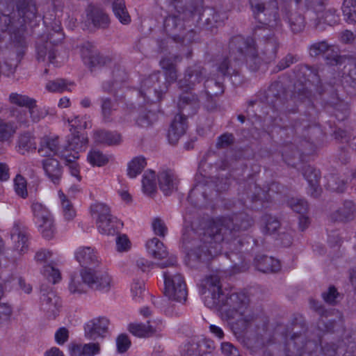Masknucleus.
Masks as SVG:
<instances>
[{
  "mask_svg": "<svg viewBox=\"0 0 356 356\" xmlns=\"http://www.w3.org/2000/svg\"><path fill=\"white\" fill-rule=\"evenodd\" d=\"M221 288L217 275L206 276L200 284V292L204 304L210 308L218 307L238 331L245 330L256 317L248 306V296L236 293L226 296Z\"/></svg>",
  "mask_w": 356,
  "mask_h": 356,
  "instance_id": "obj_1",
  "label": "nucleus"
},
{
  "mask_svg": "<svg viewBox=\"0 0 356 356\" xmlns=\"http://www.w3.org/2000/svg\"><path fill=\"white\" fill-rule=\"evenodd\" d=\"M232 238V232L221 219H207L197 231L183 234V246L190 259L209 261L222 251Z\"/></svg>",
  "mask_w": 356,
  "mask_h": 356,
  "instance_id": "obj_2",
  "label": "nucleus"
},
{
  "mask_svg": "<svg viewBox=\"0 0 356 356\" xmlns=\"http://www.w3.org/2000/svg\"><path fill=\"white\" fill-rule=\"evenodd\" d=\"M177 58L175 57L172 60L171 58H165L161 60V66L165 70L166 83L161 84L159 74H152L142 82L140 94L145 100L153 102L160 99L166 92L168 84L176 81L177 76L174 62Z\"/></svg>",
  "mask_w": 356,
  "mask_h": 356,
  "instance_id": "obj_3",
  "label": "nucleus"
},
{
  "mask_svg": "<svg viewBox=\"0 0 356 356\" xmlns=\"http://www.w3.org/2000/svg\"><path fill=\"white\" fill-rule=\"evenodd\" d=\"M230 49L229 63L232 62L234 68L245 60L251 70H257L261 63L252 39L235 37L230 42Z\"/></svg>",
  "mask_w": 356,
  "mask_h": 356,
  "instance_id": "obj_4",
  "label": "nucleus"
},
{
  "mask_svg": "<svg viewBox=\"0 0 356 356\" xmlns=\"http://www.w3.org/2000/svg\"><path fill=\"white\" fill-rule=\"evenodd\" d=\"M81 277L83 282L90 289L107 293L115 286V282L107 270L97 268L92 270H81Z\"/></svg>",
  "mask_w": 356,
  "mask_h": 356,
  "instance_id": "obj_5",
  "label": "nucleus"
},
{
  "mask_svg": "<svg viewBox=\"0 0 356 356\" xmlns=\"http://www.w3.org/2000/svg\"><path fill=\"white\" fill-rule=\"evenodd\" d=\"M164 276V294L169 300L183 302L186 300L187 289L183 277L177 273L167 270Z\"/></svg>",
  "mask_w": 356,
  "mask_h": 356,
  "instance_id": "obj_6",
  "label": "nucleus"
},
{
  "mask_svg": "<svg viewBox=\"0 0 356 356\" xmlns=\"http://www.w3.org/2000/svg\"><path fill=\"white\" fill-rule=\"evenodd\" d=\"M31 209L33 214V220L39 232L44 238H52L55 234V226L53 217L49 211L39 202H33Z\"/></svg>",
  "mask_w": 356,
  "mask_h": 356,
  "instance_id": "obj_7",
  "label": "nucleus"
},
{
  "mask_svg": "<svg viewBox=\"0 0 356 356\" xmlns=\"http://www.w3.org/2000/svg\"><path fill=\"white\" fill-rule=\"evenodd\" d=\"M88 142V137L84 134H80L79 132L72 133L67 140V145L60 152V157L66 158L68 161L79 159V152L85 150Z\"/></svg>",
  "mask_w": 356,
  "mask_h": 356,
  "instance_id": "obj_8",
  "label": "nucleus"
},
{
  "mask_svg": "<svg viewBox=\"0 0 356 356\" xmlns=\"http://www.w3.org/2000/svg\"><path fill=\"white\" fill-rule=\"evenodd\" d=\"M109 320L106 317H98L89 321L84 327L85 337L89 340H97L106 337Z\"/></svg>",
  "mask_w": 356,
  "mask_h": 356,
  "instance_id": "obj_9",
  "label": "nucleus"
},
{
  "mask_svg": "<svg viewBox=\"0 0 356 356\" xmlns=\"http://www.w3.org/2000/svg\"><path fill=\"white\" fill-rule=\"evenodd\" d=\"M75 257L82 266V270H92L99 267V257L97 252L90 247L78 248L75 252Z\"/></svg>",
  "mask_w": 356,
  "mask_h": 356,
  "instance_id": "obj_10",
  "label": "nucleus"
},
{
  "mask_svg": "<svg viewBox=\"0 0 356 356\" xmlns=\"http://www.w3.org/2000/svg\"><path fill=\"white\" fill-rule=\"evenodd\" d=\"M80 53L83 61L90 68L102 65L105 63L104 58L97 49L90 43H84L80 47Z\"/></svg>",
  "mask_w": 356,
  "mask_h": 356,
  "instance_id": "obj_11",
  "label": "nucleus"
},
{
  "mask_svg": "<svg viewBox=\"0 0 356 356\" xmlns=\"http://www.w3.org/2000/svg\"><path fill=\"white\" fill-rule=\"evenodd\" d=\"M187 129V120L184 115L177 114L172 120L168 133L169 143L175 145L182 137Z\"/></svg>",
  "mask_w": 356,
  "mask_h": 356,
  "instance_id": "obj_12",
  "label": "nucleus"
},
{
  "mask_svg": "<svg viewBox=\"0 0 356 356\" xmlns=\"http://www.w3.org/2000/svg\"><path fill=\"white\" fill-rule=\"evenodd\" d=\"M46 177L54 184H59L63 176V168L59 161L54 158H46L42 161Z\"/></svg>",
  "mask_w": 356,
  "mask_h": 356,
  "instance_id": "obj_13",
  "label": "nucleus"
},
{
  "mask_svg": "<svg viewBox=\"0 0 356 356\" xmlns=\"http://www.w3.org/2000/svg\"><path fill=\"white\" fill-rule=\"evenodd\" d=\"M157 181L161 191L168 195L177 191L178 179L176 175L170 170H163L157 175Z\"/></svg>",
  "mask_w": 356,
  "mask_h": 356,
  "instance_id": "obj_14",
  "label": "nucleus"
},
{
  "mask_svg": "<svg viewBox=\"0 0 356 356\" xmlns=\"http://www.w3.org/2000/svg\"><path fill=\"white\" fill-rule=\"evenodd\" d=\"M86 14L88 21L95 27L106 28L110 23L108 16L98 6L89 5L86 9Z\"/></svg>",
  "mask_w": 356,
  "mask_h": 356,
  "instance_id": "obj_15",
  "label": "nucleus"
},
{
  "mask_svg": "<svg viewBox=\"0 0 356 356\" xmlns=\"http://www.w3.org/2000/svg\"><path fill=\"white\" fill-rule=\"evenodd\" d=\"M42 308L49 314V316L55 317L60 307V298L52 291L44 292L42 289Z\"/></svg>",
  "mask_w": 356,
  "mask_h": 356,
  "instance_id": "obj_16",
  "label": "nucleus"
},
{
  "mask_svg": "<svg viewBox=\"0 0 356 356\" xmlns=\"http://www.w3.org/2000/svg\"><path fill=\"white\" fill-rule=\"evenodd\" d=\"M162 323L154 327L148 322L147 324L143 323H131L129 325V332L134 336L138 337H149L157 332L162 330Z\"/></svg>",
  "mask_w": 356,
  "mask_h": 356,
  "instance_id": "obj_17",
  "label": "nucleus"
},
{
  "mask_svg": "<svg viewBox=\"0 0 356 356\" xmlns=\"http://www.w3.org/2000/svg\"><path fill=\"white\" fill-rule=\"evenodd\" d=\"M145 248L148 254L156 260L165 259L168 254L164 244L155 237L146 242Z\"/></svg>",
  "mask_w": 356,
  "mask_h": 356,
  "instance_id": "obj_18",
  "label": "nucleus"
},
{
  "mask_svg": "<svg viewBox=\"0 0 356 356\" xmlns=\"http://www.w3.org/2000/svg\"><path fill=\"white\" fill-rule=\"evenodd\" d=\"M254 262L256 268L263 273L276 272L281 267L279 260L264 255L257 256Z\"/></svg>",
  "mask_w": 356,
  "mask_h": 356,
  "instance_id": "obj_19",
  "label": "nucleus"
},
{
  "mask_svg": "<svg viewBox=\"0 0 356 356\" xmlns=\"http://www.w3.org/2000/svg\"><path fill=\"white\" fill-rule=\"evenodd\" d=\"M27 109H29L31 124L40 122L48 115H54L53 110L49 107L38 106L35 99L34 103H31Z\"/></svg>",
  "mask_w": 356,
  "mask_h": 356,
  "instance_id": "obj_20",
  "label": "nucleus"
},
{
  "mask_svg": "<svg viewBox=\"0 0 356 356\" xmlns=\"http://www.w3.org/2000/svg\"><path fill=\"white\" fill-rule=\"evenodd\" d=\"M94 139L97 143L106 145H116L122 142V136L117 132L99 130L94 133Z\"/></svg>",
  "mask_w": 356,
  "mask_h": 356,
  "instance_id": "obj_21",
  "label": "nucleus"
},
{
  "mask_svg": "<svg viewBox=\"0 0 356 356\" xmlns=\"http://www.w3.org/2000/svg\"><path fill=\"white\" fill-rule=\"evenodd\" d=\"M202 72L197 70L188 69L183 79L179 81V86L181 89L187 91L192 89L196 83L201 81Z\"/></svg>",
  "mask_w": 356,
  "mask_h": 356,
  "instance_id": "obj_22",
  "label": "nucleus"
},
{
  "mask_svg": "<svg viewBox=\"0 0 356 356\" xmlns=\"http://www.w3.org/2000/svg\"><path fill=\"white\" fill-rule=\"evenodd\" d=\"M303 175L307 180L310 187L311 194L313 196H317L320 193V188L318 186L319 172L310 165L305 167Z\"/></svg>",
  "mask_w": 356,
  "mask_h": 356,
  "instance_id": "obj_23",
  "label": "nucleus"
},
{
  "mask_svg": "<svg viewBox=\"0 0 356 356\" xmlns=\"http://www.w3.org/2000/svg\"><path fill=\"white\" fill-rule=\"evenodd\" d=\"M147 165L145 157L139 156L133 158L127 163V174L129 178H136L144 170Z\"/></svg>",
  "mask_w": 356,
  "mask_h": 356,
  "instance_id": "obj_24",
  "label": "nucleus"
},
{
  "mask_svg": "<svg viewBox=\"0 0 356 356\" xmlns=\"http://www.w3.org/2000/svg\"><path fill=\"white\" fill-rule=\"evenodd\" d=\"M112 8L115 16L123 24L131 22V17L127 10L124 0H113Z\"/></svg>",
  "mask_w": 356,
  "mask_h": 356,
  "instance_id": "obj_25",
  "label": "nucleus"
},
{
  "mask_svg": "<svg viewBox=\"0 0 356 356\" xmlns=\"http://www.w3.org/2000/svg\"><path fill=\"white\" fill-rule=\"evenodd\" d=\"M261 229L265 234H273L280 227V221L274 216L265 215L261 219Z\"/></svg>",
  "mask_w": 356,
  "mask_h": 356,
  "instance_id": "obj_26",
  "label": "nucleus"
},
{
  "mask_svg": "<svg viewBox=\"0 0 356 356\" xmlns=\"http://www.w3.org/2000/svg\"><path fill=\"white\" fill-rule=\"evenodd\" d=\"M10 116L13 118L14 122L19 127L27 128L31 125L29 109L12 108L10 112Z\"/></svg>",
  "mask_w": 356,
  "mask_h": 356,
  "instance_id": "obj_27",
  "label": "nucleus"
},
{
  "mask_svg": "<svg viewBox=\"0 0 356 356\" xmlns=\"http://www.w3.org/2000/svg\"><path fill=\"white\" fill-rule=\"evenodd\" d=\"M90 213L96 223L112 216L108 206L100 202L95 203L91 206Z\"/></svg>",
  "mask_w": 356,
  "mask_h": 356,
  "instance_id": "obj_28",
  "label": "nucleus"
},
{
  "mask_svg": "<svg viewBox=\"0 0 356 356\" xmlns=\"http://www.w3.org/2000/svg\"><path fill=\"white\" fill-rule=\"evenodd\" d=\"M97 224V229L101 234L113 235L117 232L118 222L113 216L111 218L104 219Z\"/></svg>",
  "mask_w": 356,
  "mask_h": 356,
  "instance_id": "obj_29",
  "label": "nucleus"
},
{
  "mask_svg": "<svg viewBox=\"0 0 356 356\" xmlns=\"http://www.w3.org/2000/svg\"><path fill=\"white\" fill-rule=\"evenodd\" d=\"M35 147L34 138L29 134L26 133L19 136L17 145V151L19 153L24 154Z\"/></svg>",
  "mask_w": 356,
  "mask_h": 356,
  "instance_id": "obj_30",
  "label": "nucleus"
},
{
  "mask_svg": "<svg viewBox=\"0 0 356 356\" xmlns=\"http://www.w3.org/2000/svg\"><path fill=\"white\" fill-rule=\"evenodd\" d=\"M110 156L97 149H91L87 155V160L92 166L102 167L106 165Z\"/></svg>",
  "mask_w": 356,
  "mask_h": 356,
  "instance_id": "obj_31",
  "label": "nucleus"
},
{
  "mask_svg": "<svg viewBox=\"0 0 356 356\" xmlns=\"http://www.w3.org/2000/svg\"><path fill=\"white\" fill-rule=\"evenodd\" d=\"M58 196L60 200L64 218L67 221L72 220L76 216V211L72 204L68 200L67 196L60 191H58Z\"/></svg>",
  "mask_w": 356,
  "mask_h": 356,
  "instance_id": "obj_32",
  "label": "nucleus"
},
{
  "mask_svg": "<svg viewBox=\"0 0 356 356\" xmlns=\"http://www.w3.org/2000/svg\"><path fill=\"white\" fill-rule=\"evenodd\" d=\"M341 9L346 22L349 24H355L356 0H344Z\"/></svg>",
  "mask_w": 356,
  "mask_h": 356,
  "instance_id": "obj_33",
  "label": "nucleus"
},
{
  "mask_svg": "<svg viewBox=\"0 0 356 356\" xmlns=\"http://www.w3.org/2000/svg\"><path fill=\"white\" fill-rule=\"evenodd\" d=\"M11 238L15 243V248L18 252H23L27 248L28 238L25 232L20 231L17 227L14 228Z\"/></svg>",
  "mask_w": 356,
  "mask_h": 356,
  "instance_id": "obj_34",
  "label": "nucleus"
},
{
  "mask_svg": "<svg viewBox=\"0 0 356 356\" xmlns=\"http://www.w3.org/2000/svg\"><path fill=\"white\" fill-rule=\"evenodd\" d=\"M142 185L144 193L147 195H152L156 191V175L154 171L149 170L144 174Z\"/></svg>",
  "mask_w": 356,
  "mask_h": 356,
  "instance_id": "obj_35",
  "label": "nucleus"
},
{
  "mask_svg": "<svg viewBox=\"0 0 356 356\" xmlns=\"http://www.w3.org/2000/svg\"><path fill=\"white\" fill-rule=\"evenodd\" d=\"M355 211V205L353 202H346L335 213V220L346 221L351 220Z\"/></svg>",
  "mask_w": 356,
  "mask_h": 356,
  "instance_id": "obj_36",
  "label": "nucleus"
},
{
  "mask_svg": "<svg viewBox=\"0 0 356 356\" xmlns=\"http://www.w3.org/2000/svg\"><path fill=\"white\" fill-rule=\"evenodd\" d=\"M35 99L30 97L28 95L19 94L17 92H12L8 97V101L10 104H15L21 107H26V108L34 103Z\"/></svg>",
  "mask_w": 356,
  "mask_h": 356,
  "instance_id": "obj_37",
  "label": "nucleus"
},
{
  "mask_svg": "<svg viewBox=\"0 0 356 356\" xmlns=\"http://www.w3.org/2000/svg\"><path fill=\"white\" fill-rule=\"evenodd\" d=\"M52 33L49 34V43L57 44L63 41L64 39V34L62 32L60 22L59 19H56L54 25H51Z\"/></svg>",
  "mask_w": 356,
  "mask_h": 356,
  "instance_id": "obj_38",
  "label": "nucleus"
},
{
  "mask_svg": "<svg viewBox=\"0 0 356 356\" xmlns=\"http://www.w3.org/2000/svg\"><path fill=\"white\" fill-rule=\"evenodd\" d=\"M69 124L74 129H87L91 127L90 117L85 115H76L67 120Z\"/></svg>",
  "mask_w": 356,
  "mask_h": 356,
  "instance_id": "obj_39",
  "label": "nucleus"
},
{
  "mask_svg": "<svg viewBox=\"0 0 356 356\" xmlns=\"http://www.w3.org/2000/svg\"><path fill=\"white\" fill-rule=\"evenodd\" d=\"M86 284L77 276L72 277L69 283V291L72 294L81 295L86 292Z\"/></svg>",
  "mask_w": 356,
  "mask_h": 356,
  "instance_id": "obj_40",
  "label": "nucleus"
},
{
  "mask_svg": "<svg viewBox=\"0 0 356 356\" xmlns=\"http://www.w3.org/2000/svg\"><path fill=\"white\" fill-rule=\"evenodd\" d=\"M14 189L18 196L22 198L28 196L26 180L21 175H17L14 179Z\"/></svg>",
  "mask_w": 356,
  "mask_h": 356,
  "instance_id": "obj_41",
  "label": "nucleus"
},
{
  "mask_svg": "<svg viewBox=\"0 0 356 356\" xmlns=\"http://www.w3.org/2000/svg\"><path fill=\"white\" fill-rule=\"evenodd\" d=\"M15 133V128L10 123L0 120V142L8 141Z\"/></svg>",
  "mask_w": 356,
  "mask_h": 356,
  "instance_id": "obj_42",
  "label": "nucleus"
},
{
  "mask_svg": "<svg viewBox=\"0 0 356 356\" xmlns=\"http://www.w3.org/2000/svg\"><path fill=\"white\" fill-rule=\"evenodd\" d=\"M42 273L49 282L52 284H56L61 280V275L59 270L54 268L53 266L47 265L44 266Z\"/></svg>",
  "mask_w": 356,
  "mask_h": 356,
  "instance_id": "obj_43",
  "label": "nucleus"
},
{
  "mask_svg": "<svg viewBox=\"0 0 356 356\" xmlns=\"http://www.w3.org/2000/svg\"><path fill=\"white\" fill-rule=\"evenodd\" d=\"M45 88L49 92H62L67 90V84L63 79H56L48 81Z\"/></svg>",
  "mask_w": 356,
  "mask_h": 356,
  "instance_id": "obj_44",
  "label": "nucleus"
},
{
  "mask_svg": "<svg viewBox=\"0 0 356 356\" xmlns=\"http://www.w3.org/2000/svg\"><path fill=\"white\" fill-rule=\"evenodd\" d=\"M112 107L113 104L110 99L104 97L101 99L102 115L105 122H109L111 120Z\"/></svg>",
  "mask_w": 356,
  "mask_h": 356,
  "instance_id": "obj_45",
  "label": "nucleus"
},
{
  "mask_svg": "<svg viewBox=\"0 0 356 356\" xmlns=\"http://www.w3.org/2000/svg\"><path fill=\"white\" fill-rule=\"evenodd\" d=\"M318 17L319 18V24L321 19H323V22L329 25H333L339 20V15L337 14V10L334 9L327 10L323 14L318 15Z\"/></svg>",
  "mask_w": 356,
  "mask_h": 356,
  "instance_id": "obj_46",
  "label": "nucleus"
},
{
  "mask_svg": "<svg viewBox=\"0 0 356 356\" xmlns=\"http://www.w3.org/2000/svg\"><path fill=\"white\" fill-rule=\"evenodd\" d=\"M152 228L154 233L161 237H164L168 232L165 222L159 218L153 219L152 222Z\"/></svg>",
  "mask_w": 356,
  "mask_h": 356,
  "instance_id": "obj_47",
  "label": "nucleus"
},
{
  "mask_svg": "<svg viewBox=\"0 0 356 356\" xmlns=\"http://www.w3.org/2000/svg\"><path fill=\"white\" fill-rule=\"evenodd\" d=\"M288 204L295 212L299 213H304L307 210V203L303 200L291 198Z\"/></svg>",
  "mask_w": 356,
  "mask_h": 356,
  "instance_id": "obj_48",
  "label": "nucleus"
},
{
  "mask_svg": "<svg viewBox=\"0 0 356 356\" xmlns=\"http://www.w3.org/2000/svg\"><path fill=\"white\" fill-rule=\"evenodd\" d=\"M61 159L64 160L65 165L68 167L71 175L76 177V179L80 181L81 180V176L80 175L79 165L76 162L77 159H70L71 161H68L66 158Z\"/></svg>",
  "mask_w": 356,
  "mask_h": 356,
  "instance_id": "obj_49",
  "label": "nucleus"
},
{
  "mask_svg": "<svg viewBox=\"0 0 356 356\" xmlns=\"http://www.w3.org/2000/svg\"><path fill=\"white\" fill-rule=\"evenodd\" d=\"M133 298L138 301L145 293V284L143 281H135L133 282L131 288Z\"/></svg>",
  "mask_w": 356,
  "mask_h": 356,
  "instance_id": "obj_50",
  "label": "nucleus"
},
{
  "mask_svg": "<svg viewBox=\"0 0 356 356\" xmlns=\"http://www.w3.org/2000/svg\"><path fill=\"white\" fill-rule=\"evenodd\" d=\"M332 48V47H330L326 42H321L312 45L310 47L309 53L311 56H316L321 54L327 52Z\"/></svg>",
  "mask_w": 356,
  "mask_h": 356,
  "instance_id": "obj_51",
  "label": "nucleus"
},
{
  "mask_svg": "<svg viewBox=\"0 0 356 356\" xmlns=\"http://www.w3.org/2000/svg\"><path fill=\"white\" fill-rule=\"evenodd\" d=\"M178 105L180 108L184 109L187 106L190 108H195L197 106V99L196 98L193 97V99H191L190 95H182L178 103Z\"/></svg>",
  "mask_w": 356,
  "mask_h": 356,
  "instance_id": "obj_52",
  "label": "nucleus"
},
{
  "mask_svg": "<svg viewBox=\"0 0 356 356\" xmlns=\"http://www.w3.org/2000/svg\"><path fill=\"white\" fill-rule=\"evenodd\" d=\"M47 149H50L55 155H59L61 149L58 148V138H44L42 141Z\"/></svg>",
  "mask_w": 356,
  "mask_h": 356,
  "instance_id": "obj_53",
  "label": "nucleus"
},
{
  "mask_svg": "<svg viewBox=\"0 0 356 356\" xmlns=\"http://www.w3.org/2000/svg\"><path fill=\"white\" fill-rule=\"evenodd\" d=\"M84 356H95L99 354L101 348L98 343H88L83 344Z\"/></svg>",
  "mask_w": 356,
  "mask_h": 356,
  "instance_id": "obj_54",
  "label": "nucleus"
},
{
  "mask_svg": "<svg viewBox=\"0 0 356 356\" xmlns=\"http://www.w3.org/2000/svg\"><path fill=\"white\" fill-rule=\"evenodd\" d=\"M131 243L124 234L120 235L116 238V247L119 252L127 251L130 248Z\"/></svg>",
  "mask_w": 356,
  "mask_h": 356,
  "instance_id": "obj_55",
  "label": "nucleus"
},
{
  "mask_svg": "<svg viewBox=\"0 0 356 356\" xmlns=\"http://www.w3.org/2000/svg\"><path fill=\"white\" fill-rule=\"evenodd\" d=\"M55 341L58 345L64 344L69 338V331L67 328L60 327L55 332Z\"/></svg>",
  "mask_w": 356,
  "mask_h": 356,
  "instance_id": "obj_56",
  "label": "nucleus"
},
{
  "mask_svg": "<svg viewBox=\"0 0 356 356\" xmlns=\"http://www.w3.org/2000/svg\"><path fill=\"white\" fill-rule=\"evenodd\" d=\"M118 350L120 353H124L129 348L131 342L127 335L121 334L117 339Z\"/></svg>",
  "mask_w": 356,
  "mask_h": 356,
  "instance_id": "obj_57",
  "label": "nucleus"
},
{
  "mask_svg": "<svg viewBox=\"0 0 356 356\" xmlns=\"http://www.w3.org/2000/svg\"><path fill=\"white\" fill-rule=\"evenodd\" d=\"M83 344L71 343L69 346L70 356H84Z\"/></svg>",
  "mask_w": 356,
  "mask_h": 356,
  "instance_id": "obj_58",
  "label": "nucleus"
},
{
  "mask_svg": "<svg viewBox=\"0 0 356 356\" xmlns=\"http://www.w3.org/2000/svg\"><path fill=\"white\" fill-rule=\"evenodd\" d=\"M233 140L232 134H225L218 138L216 145L220 148H225L233 143Z\"/></svg>",
  "mask_w": 356,
  "mask_h": 356,
  "instance_id": "obj_59",
  "label": "nucleus"
},
{
  "mask_svg": "<svg viewBox=\"0 0 356 356\" xmlns=\"http://www.w3.org/2000/svg\"><path fill=\"white\" fill-rule=\"evenodd\" d=\"M221 350L227 356H240L238 350L230 343H222Z\"/></svg>",
  "mask_w": 356,
  "mask_h": 356,
  "instance_id": "obj_60",
  "label": "nucleus"
},
{
  "mask_svg": "<svg viewBox=\"0 0 356 356\" xmlns=\"http://www.w3.org/2000/svg\"><path fill=\"white\" fill-rule=\"evenodd\" d=\"M53 255V252L48 250H42L38 251L35 256V259L37 261L39 262H45L49 260Z\"/></svg>",
  "mask_w": 356,
  "mask_h": 356,
  "instance_id": "obj_61",
  "label": "nucleus"
},
{
  "mask_svg": "<svg viewBox=\"0 0 356 356\" xmlns=\"http://www.w3.org/2000/svg\"><path fill=\"white\" fill-rule=\"evenodd\" d=\"M12 309L7 304H0V321H8L11 315Z\"/></svg>",
  "mask_w": 356,
  "mask_h": 356,
  "instance_id": "obj_62",
  "label": "nucleus"
},
{
  "mask_svg": "<svg viewBox=\"0 0 356 356\" xmlns=\"http://www.w3.org/2000/svg\"><path fill=\"white\" fill-rule=\"evenodd\" d=\"M276 49H277V42H276L275 40H274L273 38L268 39V40L266 43V47H265V51H266L265 53L268 54L269 55L270 58H272L275 54Z\"/></svg>",
  "mask_w": 356,
  "mask_h": 356,
  "instance_id": "obj_63",
  "label": "nucleus"
},
{
  "mask_svg": "<svg viewBox=\"0 0 356 356\" xmlns=\"http://www.w3.org/2000/svg\"><path fill=\"white\" fill-rule=\"evenodd\" d=\"M337 294V290L334 287H330L328 291L323 294V298L326 302L332 304L334 302Z\"/></svg>",
  "mask_w": 356,
  "mask_h": 356,
  "instance_id": "obj_64",
  "label": "nucleus"
}]
</instances>
